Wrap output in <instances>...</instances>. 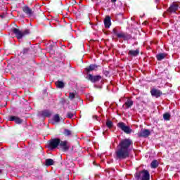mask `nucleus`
<instances>
[{
  "mask_svg": "<svg viewBox=\"0 0 180 180\" xmlns=\"http://www.w3.org/2000/svg\"><path fill=\"white\" fill-rule=\"evenodd\" d=\"M133 150V141L130 139H124L120 141L115 150V158L119 161L126 160L130 157V153Z\"/></svg>",
  "mask_w": 180,
  "mask_h": 180,
  "instance_id": "nucleus-1",
  "label": "nucleus"
},
{
  "mask_svg": "<svg viewBox=\"0 0 180 180\" xmlns=\"http://www.w3.org/2000/svg\"><path fill=\"white\" fill-rule=\"evenodd\" d=\"M58 146L62 149V151L65 152L70 150V146H68L67 141H61V140L58 139H54L51 140L48 145V147L49 148H57Z\"/></svg>",
  "mask_w": 180,
  "mask_h": 180,
  "instance_id": "nucleus-2",
  "label": "nucleus"
},
{
  "mask_svg": "<svg viewBox=\"0 0 180 180\" xmlns=\"http://www.w3.org/2000/svg\"><path fill=\"white\" fill-rule=\"evenodd\" d=\"M12 32L15 34L18 40H20L21 39H23L25 36H27V34H30V30H27V29L24 31H21L18 28H13Z\"/></svg>",
  "mask_w": 180,
  "mask_h": 180,
  "instance_id": "nucleus-3",
  "label": "nucleus"
},
{
  "mask_svg": "<svg viewBox=\"0 0 180 180\" xmlns=\"http://www.w3.org/2000/svg\"><path fill=\"white\" fill-rule=\"evenodd\" d=\"M136 180H150V172L148 170L143 169L135 174Z\"/></svg>",
  "mask_w": 180,
  "mask_h": 180,
  "instance_id": "nucleus-4",
  "label": "nucleus"
},
{
  "mask_svg": "<svg viewBox=\"0 0 180 180\" xmlns=\"http://www.w3.org/2000/svg\"><path fill=\"white\" fill-rule=\"evenodd\" d=\"M112 33L115 34L118 39H123L124 40H130L131 39V34L123 32H117V30H116V28L112 30Z\"/></svg>",
  "mask_w": 180,
  "mask_h": 180,
  "instance_id": "nucleus-5",
  "label": "nucleus"
},
{
  "mask_svg": "<svg viewBox=\"0 0 180 180\" xmlns=\"http://www.w3.org/2000/svg\"><path fill=\"white\" fill-rule=\"evenodd\" d=\"M117 126L119 129L124 131V133H126V134H130L131 133L130 127L127 126L124 122H119L117 123Z\"/></svg>",
  "mask_w": 180,
  "mask_h": 180,
  "instance_id": "nucleus-6",
  "label": "nucleus"
},
{
  "mask_svg": "<svg viewBox=\"0 0 180 180\" xmlns=\"http://www.w3.org/2000/svg\"><path fill=\"white\" fill-rule=\"evenodd\" d=\"M86 78L88 79V81H91L94 84H95V82H99V81H102V76L101 75L94 76L91 74H89L86 77Z\"/></svg>",
  "mask_w": 180,
  "mask_h": 180,
  "instance_id": "nucleus-7",
  "label": "nucleus"
},
{
  "mask_svg": "<svg viewBox=\"0 0 180 180\" xmlns=\"http://www.w3.org/2000/svg\"><path fill=\"white\" fill-rule=\"evenodd\" d=\"M179 8V6L176 4H172L167 11L164 13L163 16L165 18V13H175L177 9Z\"/></svg>",
  "mask_w": 180,
  "mask_h": 180,
  "instance_id": "nucleus-8",
  "label": "nucleus"
},
{
  "mask_svg": "<svg viewBox=\"0 0 180 180\" xmlns=\"http://www.w3.org/2000/svg\"><path fill=\"white\" fill-rule=\"evenodd\" d=\"M151 134V131L149 129H142L139 132H138L139 137H143L147 139L148 136Z\"/></svg>",
  "mask_w": 180,
  "mask_h": 180,
  "instance_id": "nucleus-9",
  "label": "nucleus"
},
{
  "mask_svg": "<svg viewBox=\"0 0 180 180\" xmlns=\"http://www.w3.org/2000/svg\"><path fill=\"white\" fill-rule=\"evenodd\" d=\"M150 94L152 96H154L155 98H160L162 95V91L157 89H152L150 90Z\"/></svg>",
  "mask_w": 180,
  "mask_h": 180,
  "instance_id": "nucleus-10",
  "label": "nucleus"
},
{
  "mask_svg": "<svg viewBox=\"0 0 180 180\" xmlns=\"http://www.w3.org/2000/svg\"><path fill=\"white\" fill-rule=\"evenodd\" d=\"M96 70H98V65L95 64H91L89 66H87L84 69V71L86 72V74H89V72L92 71H96Z\"/></svg>",
  "mask_w": 180,
  "mask_h": 180,
  "instance_id": "nucleus-11",
  "label": "nucleus"
},
{
  "mask_svg": "<svg viewBox=\"0 0 180 180\" xmlns=\"http://www.w3.org/2000/svg\"><path fill=\"white\" fill-rule=\"evenodd\" d=\"M22 12H24V13H25L27 16H33V11L27 6H25L22 7Z\"/></svg>",
  "mask_w": 180,
  "mask_h": 180,
  "instance_id": "nucleus-12",
  "label": "nucleus"
},
{
  "mask_svg": "<svg viewBox=\"0 0 180 180\" xmlns=\"http://www.w3.org/2000/svg\"><path fill=\"white\" fill-rule=\"evenodd\" d=\"M10 122H15L17 124H22L23 120L16 116H10L8 117Z\"/></svg>",
  "mask_w": 180,
  "mask_h": 180,
  "instance_id": "nucleus-13",
  "label": "nucleus"
},
{
  "mask_svg": "<svg viewBox=\"0 0 180 180\" xmlns=\"http://www.w3.org/2000/svg\"><path fill=\"white\" fill-rule=\"evenodd\" d=\"M104 25L106 29H109V27L112 26V21H111L110 16L107 15L105 17V18L104 19Z\"/></svg>",
  "mask_w": 180,
  "mask_h": 180,
  "instance_id": "nucleus-14",
  "label": "nucleus"
},
{
  "mask_svg": "<svg viewBox=\"0 0 180 180\" xmlns=\"http://www.w3.org/2000/svg\"><path fill=\"white\" fill-rule=\"evenodd\" d=\"M134 102L131 99H127L124 104L122 105L124 109H129L134 105Z\"/></svg>",
  "mask_w": 180,
  "mask_h": 180,
  "instance_id": "nucleus-15",
  "label": "nucleus"
},
{
  "mask_svg": "<svg viewBox=\"0 0 180 180\" xmlns=\"http://www.w3.org/2000/svg\"><path fill=\"white\" fill-rule=\"evenodd\" d=\"M140 54V49H136L135 51L130 50L128 52V56H130L131 57H137Z\"/></svg>",
  "mask_w": 180,
  "mask_h": 180,
  "instance_id": "nucleus-16",
  "label": "nucleus"
},
{
  "mask_svg": "<svg viewBox=\"0 0 180 180\" xmlns=\"http://www.w3.org/2000/svg\"><path fill=\"white\" fill-rule=\"evenodd\" d=\"M37 116L41 120H44L46 119V110L39 111Z\"/></svg>",
  "mask_w": 180,
  "mask_h": 180,
  "instance_id": "nucleus-17",
  "label": "nucleus"
},
{
  "mask_svg": "<svg viewBox=\"0 0 180 180\" xmlns=\"http://www.w3.org/2000/svg\"><path fill=\"white\" fill-rule=\"evenodd\" d=\"M166 56L167 55L165 53H158V55H156V58L158 61H162V60L165 58Z\"/></svg>",
  "mask_w": 180,
  "mask_h": 180,
  "instance_id": "nucleus-18",
  "label": "nucleus"
},
{
  "mask_svg": "<svg viewBox=\"0 0 180 180\" xmlns=\"http://www.w3.org/2000/svg\"><path fill=\"white\" fill-rule=\"evenodd\" d=\"M56 85L57 88H60V89H63V88L65 86V84L62 81H60V80L56 82Z\"/></svg>",
  "mask_w": 180,
  "mask_h": 180,
  "instance_id": "nucleus-19",
  "label": "nucleus"
},
{
  "mask_svg": "<svg viewBox=\"0 0 180 180\" xmlns=\"http://www.w3.org/2000/svg\"><path fill=\"white\" fill-rule=\"evenodd\" d=\"M56 46V43L51 41L50 42V45H49V52L51 53V54H53L54 53V50L53 49H54V46Z\"/></svg>",
  "mask_w": 180,
  "mask_h": 180,
  "instance_id": "nucleus-20",
  "label": "nucleus"
},
{
  "mask_svg": "<svg viewBox=\"0 0 180 180\" xmlns=\"http://www.w3.org/2000/svg\"><path fill=\"white\" fill-rule=\"evenodd\" d=\"M54 165V160L53 159H46V167H50Z\"/></svg>",
  "mask_w": 180,
  "mask_h": 180,
  "instance_id": "nucleus-21",
  "label": "nucleus"
},
{
  "mask_svg": "<svg viewBox=\"0 0 180 180\" xmlns=\"http://www.w3.org/2000/svg\"><path fill=\"white\" fill-rule=\"evenodd\" d=\"M68 98H69L70 101H74V99H75V98H77V95L75 94V93L70 92Z\"/></svg>",
  "mask_w": 180,
  "mask_h": 180,
  "instance_id": "nucleus-22",
  "label": "nucleus"
},
{
  "mask_svg": "<svg viewBox=\"0 0 180 180\" xmlns=\"http://www.w3.org/2000/svg\"><path fill=\"white\" fill-rule=\"evenodd\" d=\"M163 119L164 120L169 121L171 119V114L169 112H166L163 115Z\"/></svg>",
  "mask_w": 180,
  "mask_h": 180,
  "instance_id": "nucleus-23",
  "label": "nucleus"
},
{
  "mask_svg": "<svg viewBox=\"0 0 180 180\" xmlns=\"http://www.w3.org/2000/svg\"><path fill=\"white\" fill-rule=\"evenodd\" d=\"M151 168H157L158 167V160H153L150 163Z\"/></svg>",
  "mask_w": 180,
  "mask_h": 180,
  "instance_id": "nucleus-24",
  "label": "nucleus"
},
{
  "mask_svg": "<svg viewBox=\"0 0 180 180\" xmlns=\"http://www.w3.org/2000/svg\"><path fill=\"white\" fill-rule=\"evenodd\" d=\"M106 126L108 129H112V127H113V122L110 120H108L106 122Z\"/></svg>",
  "mask_w": 180,
  "mask_h": 180,
  "instance_id": "nucleus-25",
  "label": "nucleus"
},
{
  "mask_svg": "<svg viewBox=\"0 0 180 180\" xmlns=\"http://www.w3.org/2000/svg\"><path fill=\"white\" fill-rule=\"evenodd\" d=\"M63 134H64L65 136H71L72 133H71V131H70V129H65L64 130Z\"/></svg>",
  "mask_w": 180,
  "mask_h": 180,
  "instance_id": "nucleus-26",
  "label": "nucleus"
},
{
  "mask_svg": "<svg viewBox=\"0 0 180 180\" xmlns=\"http://www.w3.org/2000/svg\"><path fill=\"white\" fill-rule=\"evenodd\" d=\"M53 120L56 123H58V122H60V116L58 115H54Z\"/></svg>",
  "mask_w": 180,
  "mask_h": 180,
  "instance_id": "nucleus-27",
  "label": "nucleus"
},
{
  "mask_svg": "<svg viewBox=\"0 0 180 180\" xmlns=\"http://www.w3.org/2000/svg\"><path fill=\"white\" fill-rule=\"evenodd\" d=\"M67 117H68V119H72L74 117V113L68 112L67 114Z\"/></svg>",
  "mask_w": 180,
  "mask_h": 180,
  "instance_id": "nucleus-28",
  "label": "nucleus"
},
{
  "mask_svg": "<svg viewBox=\"0 0 180 180\" xmlns=\"http://www.w3.org/2000/svg\"><path fill=\"white\" fill-rule=\"evenodd\" d=\"M27 53H29V49L27 48H25L22 51V54H27Z\"/></svg>",
  "mask_w": 180,
  "mask_h": 180,
  "instance_id": "nucleus-29",
  "label": "nucleus"
},
{
  "mask_svg": "<svg viewBox=\"0 0 180 180\" xmlns=\"http://www.w3.org/2000/svg\"><path fill=\"white\" fill-rule=\"evenodd\" d=\"M117 16H121V18H123V13H120L117 14Z\"/></svg>",
  "mask_w": 180,
  "mask_h": 180,
  "instance_id": "nucleus-30",
  "label": "nucleus"
},
{
  "mask_svg": "<svg viewBox=\"0 0 180 180\" xmlns=\"http://www.w3.org/2000/svg\"><path fill=\"white\" fill-rule=\"evenodd\" d=\"M50 116V114H49V111H46V117H49Z\"/></svg>",
  "mask_w": 180,
  "mask_h": 180,
  "instance_id": "nucleus-31",
  "label": "nucleus"
},
{
  "mask_svg": "<svg viewBox=\"0 0 180 180\" xmlns=\"http://www.w3.org/2000/svg\"><path fill=\"white\" fill-rule=\"evenodd\" d=\"M116 1H117V0H111V2H112V4H115V3L116 2Z\"/></svg>",
  "mask_w": 180,
  "mask_h": 180,
  "instance_id": "nucleus-32",
  "label": "nucleus"
},
{
  "mask_svg": "<svg viewBox=\"0 0 180 180\" xmlns=\"http://www.w3.org/2000/svg\"><path fill=\"white\" fill-rule=\"evenodd\" d=\"M134 20H135V18H134V17H131V20L134 21Z\"/></svg>",
  "mask_w": 180,
  "mask_h": 180,
  "instance_id": "nucleus-33",
  "label": "nucleus"
},
{
  "mask_svg": "<svg viewBox=\"0 0 180 180\" xmlns=\"http://www.w3.org/2000/svg\"><path fill=\"white\" fill-rule=\"evenodd\" d=\"M93 117H94V119H98V116H96V115L93 116Z\"/></svg>",
  "mask_w": 180,
  "mask_h": 180,
  "instance_id": "nucleus-34",
  "label": "nucleus"
},
{
  "mask_svg": "<svg viewBox=\"0 0 180 180\" xmlns=\"http://www.w3.org/2000/svg\"><path fill=\"white\" fill-rule=\"evenodd\" d=\"M0 174H2V169H0Z\"/></svg>",
  "mask_w": 180,
  "mask_h": 180,
  "instance_id": "nucleus-35",
  "label": "nucleus"
},
{
  "mask_svg": "<svg viewBox=\"0 0 180 180\" xmlns=\"http://www.w3.org/2000/svg\"><path fill=\"white\" fill-rule=\"evenodd\" d=\"M1 17L2 18H5V16H4V15H1Z\"/></svg>",
  "mask_w": 180,
  "mask_h": 180,
  "instance_id": "nucleus-36",
  "label": "nucleus"
},
{
  "mask_svg": "<svg viewBox=\"0 0 180 180\" xmlns=\"http://www.w3.org/2000/svg\"><path fill=\"white\" fill-rule=\"evenodd\" d=\"M156 2H160V0H155Z\"/></svg>",
  "mask_w": 180,
  "mask_h": 180,
  "instance_id": "nucleus-37",
  "label": "nucleus"
},
{
  "mask_svg": "<svg viewBox=\"0 0 180 180\" xmlns=\"http://www.w3.org/2000/svg\"><path fill=\"white\" fill-rule=\"evenodd\" d=\"M93 2H95V0H92Z\"/></svg>",
  "mask_w": 180,
  "mask_h": 180,
  "instance_id": "nucleus-38",
  "label": "nucleus"
}]
</instances>
